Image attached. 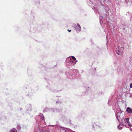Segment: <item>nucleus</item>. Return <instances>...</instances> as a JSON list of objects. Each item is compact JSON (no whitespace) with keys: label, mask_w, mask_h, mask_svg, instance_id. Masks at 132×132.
<instances>
[{"label":"nucleus","mask_w":132,"mask_h":132,"mask_svg":"<svg viewBox=\"0 0 132 132\" xmlns=\"http://www.w3.org/2000/svg\"><path fill=\"white\" fill-rule=\"evenodd\" d=\"M123 48L122 47L118 46L116 48V52L118 55H122L123 53Z\"/></svg>","instance_id":"obj_1"},{"label":"nucleus","mask_w":132,"mask_h":132,"mask_svg":"<svg viewBox=\"0 0 132 132\" xmlns=\"http://www.w3.org/2000/svg\"><path fill=\"white\" fill-rule=\"evenodd\" d=\"M126 111L129 113H132V109L131 108L128 107L126 110Z\"/></svg>","instance_id":"obj_2"},{"label":"nucleus","mask_w":132,"mask_h":132,"mask_svg":"<svg viewBox=\"0 0 132 132\" xmlns=\"http://www.w3.org/2000/svg\"><path fill=\"white\" fill-rule=\"evenodd\" d=\"M70 62H71V64L74 65V64H75V63L76 62V61H74V60H72L71 59H70Z\"/></svg>","instance_id":"obj_3"},{"label":"nucleus","mask_w":132,"mask_h":132,"mask_svg":"<svg viewBox=\"0 0 132 132\" xmlns=\"http://www.w3.org/2000/svg\"><path fill=\"white\" fill-rule=\"evenodd\" d=\"M92 126L93 128H97V126L96 125V123L94 122L92 124Z\"/></svg>","instance_id":"obj_4"},{"label":"nucleus","mask_w":132,"mask_h":132,"mask_svg":"<svg viewBox=\"0 0 132 132\" xmlns=\"http://www.w3.org/2000/svg\"><path fill=\"white\" fill-rule=\"evenodd\" d=\"M122 127L120 125H119L118 126V128L119 129V130H121V129H122Z\"/></svg>","instance_id":"obj_5"},{"label":"nucleus","mask_w":132,"mask_h":132,"mask_svg":"<svg viewBox=\"0 0 132 132\" xmlns=\"http://www.w3.org/2000/svg\"><path fill=\"white\" fill-rule=\"evenodd\" d=\"M77 25L79 27V31H80L81 30V28L80 25L79 23H77Z\"/></svg>","instance_id":"obj_6"},{"label":"nucleus","mask_w":132,"mask_h":132,"mask_svg":"<svg viewBox=\"0 0 132 132\" xmlns=\"http://www.w3.org/2000/svg\"><path fill=\"white\" fill-rule=\"evenodd\" d=\"M71 60H74V61H76V59L75 57L74 56H72V59H70Z\"/></svg>","instance_id":"obj_7"},{"label":"nucleus","mask_w":132,"mask_h":132,"mask_svg":"<svg viewBox=\"0 0 132 132\" xmlns=\"http://www.w3.org/2000/svg\"><path fill=\"white\" fill-rule=\"evenodd\" d=\"M126 122L127 123H129L130 122L129 121V118H126Z\"/></svg>","instance_id":"obj_8"},{"label":"nucleus","mask_w":132,"mask_h":132,"mask_svg":"<svg viewBox=\"0 0 132 132\" xmlns=\"http://www.w3.org/2000/svg\"><path fill=\"white\" fill-rule=\"evenodd\" d=\"M119 114V113H118L117 114H116V118H117V119L119 121V119L118 117V115Z\"/></svg>","instance_id":"obj_9"},{"label":"nucleus","mask_w":132,"mask_h":132,"mask_svg":"<svg viewBox=\"0 0 132 132\" xmlns=\"http://www.w3.org/2000/svg\"><path fill=\"white\" fill-rule=\"evenodd\" d=\"M10 132H15V131L14 130L12 129L10 131Z\"/></svg>","instance_id":"obj_10"},{"label":"nucleus","mask_w":132,"mask_h":132,"mask_svg":"<svg viewBox=\"0 0 132 132\" xmlns=\"http://www.w3.org/2000/svg\"><path fill=\"white\" fill-rule=\"evenodd\" d=\"M128 125L130 127H132V125L131 124H130L129 123H128Z\"/></svg>","instance_id":"obj_11"},{"label":"nucleus","mask_w":132,"mask_h":132,"mask_svg":"<svg viewBox=\"0 0 132 132\" xmlns=\"http://www.w3.org/2000/svg\"><path fill=\"white\" fill-rule=\"evenodd\" d=\"M130 88H132V83H131L130 85Z\"/></svg>","instance_id":"obj_12"},{"label":"nucleus","mask_w":132,"mask_h":132,"mask_svg":"<svg viewBox=\"0 0 132 132\" xmlns=\"http://www.w3.org/2000/svg\"><path fill=\"white\" fill-rule=\"evenodd\" d=\"M105 2H108L109 1V0H103Z\"/></svg>","instance_id":"obj_13"},{"label":"nucleus","mask_w":132,"mask_h":132,"mask_svg":"<svg viewBox=\"0 0 132 132\" xmlns=\"http://www.w3.org/2000/svg\"><path fill=\"white\" fill-rule=\"evenodd\" d=\"M68 30L70 32L71 31V30H69L68 29Z\"/></svg>","instance_id":"obj_14"},{"label":"nucleus","mask_w":132,"mask_h":132,"mask_svg":"<svg viewBox=\"0 0 132 132\" xmlns=\"http://www.w3.org/2000/svg\"><path fill=\"white\" fill-rule=\"evenodd\" d=\"M45 132H49L47 131H46Z\"/></svg>","instance_id":"obj_15"}]
</instances>
